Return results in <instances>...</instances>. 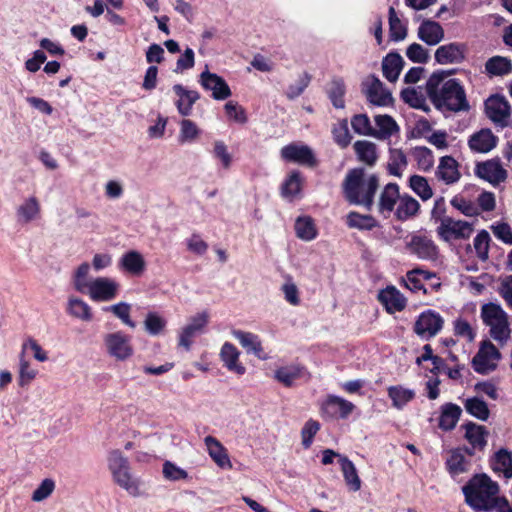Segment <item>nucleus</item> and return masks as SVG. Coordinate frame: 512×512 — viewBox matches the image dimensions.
I'll return each instance as SVG.
<instances>
[{"mask_svg":"<svg viewBox=\"0 0 512 512\" xmlns=\"http://www.w3.org/2000/svg\"><path fill=\"white\" fill-rule=\"evenodd\" d=\"M296 236L303 241H312L317 237V228L310 216H300L295 221Z\"/></svg>","mask_w":512,"mask_h":512,"instance_id":"obj_39","label":"nucleus"},{"mask_svg":"<svg viewBox=\"0 0 512 512\" xmlns=\"http://www.w3.org/2000/svg\"><path fill=\"white\" fill-rule=\"evenodd\" d=\"M208 323V314L206 312L197 314L190 319V322L183 328L179 337V345L189 350L191 346V339Z\"/></svg>","mask_w":512,"mask_h":512,"instance_id":"obj_19","label":"nucleus"},{"mask_svg":"<svg viewBox=\"0 0 512 512\" xmlns=\"http://www.w3.org/2000/svg\"><path fill=\"white\" fill-rule=\"evenodd\" d=\"M320 429V423L316 420H308L301 431L302 445L304 448H309L313 442L314 436Z\"/></svg>","mask_w":512,"mask_h":512,"instance_id":"obj_62","label":"nucleus"},{"mask_svg":"<svg viewBox=\"0 0 512 512\" xmlns=\"http://www.w3.org/2000/svg\"><path fill=\"white\" fill-rule=\"evenodd\" d=\"M310 81L311 76L308 73H303L302 75H300L298 80L294 84L289 85L286 91L287 98L293 100L299 97L308 87Z\"/></svg>","mask_w":512,"mask_h":512,"instance_id":"obj_58","label":"nucleus"},{"mask_svg":"<svg viewBox=\"0 0 512 512\" xmlns=\"http://www.w3.org/2000/svg\"><path fill=\"white\" fill-rule=\"evenodd\" d=\"M380 302H382L388 310L401 311L405 308V299L401 293L393 286H389L383 289L378 296Z\"/></svg>","mask_w":512,"mask_h":512,"instance_id":"obj_34","label":"nucleus"},{"mask_svg":"<svg viewBox=\"0 0 512 512\" xmlns=\"http://www.w3.org/2000/svg\"><path fill=\"white\" fill-rule=\"evenodd\" d=\"M145 330L150 335H158L166 326V321L154 312H149L144 321Z\"/></svg>","mask_w":512,"mask_h":512,"instance_id":"obj_57","label":"nucleus"},{"mask_svg":"<svg viewBox=\"0 0 512 512\" xmlns=\"http://www.w3.org/2000/svg\"><path fill=\"white\" fill-rule=\"evenodd\" d=\"M403 58L398 53H389L382 61V71L384 77L395 82L403 68Z\"/></svg>","mask_w":512,"mask_h":512,"instance_id":"obj_31","label":"nucleus"},{"mask_svg":"<svg viewBox=\"0 0 512 512\" xmlns=\"http://www.w3.org/2000/svg\"><path fill=\"white\" fill-rule=\"evenodd\" d=\"M464 429V438L473 447H478V451H483L487 445L489 431L483 425L474 422H467L461 426Z\"/></svg>","mask_w":512,"mask_h":512,"instance_id":"obj_20","label":"nucleus"},{"mask_svg":"<svg viewBox=\"0 0 512 512\" xmlns=\"http://www.w3.org/2000/svg\"><path fill=\"white\" fill-rule=\"evenodd\" d=\"M104 344L107 353L119 361H125L133 354L130 338L122 332H114L105 335Z\"/></svg>","mask_w":512,"mask_h":512,"instance_id":"obj_8","label":"nucleus"},{"mask_svg":"<svg viewBox=\"0 0 512 512\" xmlns=\"http://www.w3.org/2000/svg\"><path fill=\"white\" fill-rule=\"evenodd\" d=\"M107 462L115 483L126 491L134 493L137 490V486L130 472L128 458L122 451L119 449L110 450L107 455Z\"/></svg>","mask_w":512,"mask_h":512,"instance_id":"obj_5","label":"nucleus"},{"mask_svg":"<svg viewBox=\"0 0 512 512\" xmlns=\"http://www.w3.org/2000/svg\"><path fill=\"white\" fill-rule=\"evenodd\" d=\"M340 467L346 485L354 492L359 491L361 488V480L353 462L348 457H341Z\"/></svg>","mask_w":512,"mask_h":512,"instance_id":"obj_37","label":"nucleus"},{"mask_svg":"<svg viewBox=\"0 0 512 512\" xmlns=\"http://www.w3.org/2000/svg\"><path fill=\"white\" fill-rule=\"evenodd\" d=\"M363 168H354L348 172L343 183L345 196L350 203L363 205L370 210L374 203V195L379 187L377 175L364 178Z\"/></svg>","mask_w":512,"mask_h":512,"instance_id":"obj_3","label":"nucleus"},{"mask_svg":"<svg viewBox=\"0 0 512 512\" xmlns=\"http://www.w3.org/2000/svg\"><path fill=\"white\" fill-rule=\"evenodd\" d=\"M232 334L239 341L242 347L247 350L248 353L251 352L258 358H262V346L258 336L250 332H244L240 330H234Z\"/></svg>","mask_w":512,"mask_h":512,"instance_id":"obj_40","label":"nucleus"},{"mask_svg":"<svg viewBox=\"0 0 512 512\" xmlns=\"http://www.w3.org/2000/svg\"><path fill=\"white\" fill-rule=\"evenodd\" d=\"M239 355L240 353L237 348L229 342H226L221 348L220 356L227 369L239 375H243L246 369L243 365L238 363Z\"/></svg>","mask_w":512,"mask_h":512,"instance_id":"obj_29","label":"nucleus"},{"mask_svg":"<svg viewBox=\"0 0 512 512\" xmlns=\"http://www.w3.org/2000/svg\"><path fill=\"white\" fill-rule=\"evenodd\" d=\"M119 285L113 279L99 277L92 281L86 289V293L94 301H110L117 295Z\"/></svg>","mask_w":512,"mask_h":512,"instance_id":"obj_11","label":"nucleus"},{"mask_svg":"<svg viewBox=\"0 0 512 512\" xmlns=\"http://www.w3.org/2000/svg\"><path fill=\"white\" fill-rule=\"evenodd\" d=\"M512 72V61L504 56H493L485 63V73L490 77L505 76Z\"/></svg>","mask_w":512,"mask_h":512,"instance_id":"obj_28","label":"nucleus"},{"mask_svg":"<svg viewBox=\"0 0 512 512\" xmlns=\"http://www.w3.org/2000/svg\"><path fill=\"white\" fill-rule=\"evenodd\" d=\"M67 312L72 317L82 321L92 320L91 307L85 301L77 297H69Z\"/></svg>","mask_w":512,"mask_h":512,"instance_id":"obj_42","label":"nucleus"},{"mask_svg":"<svg viewBox=\"0 0 512 512\" xmlns=\"http://www.w3.org/2000/svg\"><path fill=\"white\" fill-rule=\"evenodd\" d=\"M497 143V137L489 129H482L473 134L469 139V146L472 150L480 153H487Z\"/></svg>","mask_w":512,"mask_h":512,"instance_id":"obj_25","label":"nucleus"},{"mask_svg":"<svg viewBox=\"0 0 512 512\" xmlns=\"http://www.w3.org/2000/svg\"><path fill=\"white\" fill-rule=\"evenodd\" d=\"M445 79V72H435L426 82V92L439 110L462 112L470 109L463 86L456 79Z\"/></svg>","mask_w":512,"mask_h":512,"instance_id":"obj_1","label":"nucleus"},{"mask_svg":"<svg viewBox=\"0 0 512 512\" xmlns=\"http://www.w3.org/2000/svg\"><path fill=\"white\" fill-rule=\"evenodd\" d=\"M419 209V202L412 196L405 194L399 198L395 216L400 221H406L407 219L416 216Z\"/></svg>","mask_w":512,"mask_h":512,"instance_id":"obj_32","label":"nucleus"},{"mask_svg":"<svg viewBox=\"0 0 512 512\" xmlns=\"http://www.w3.org/2000/svg\"><path fill=\"white\" fill-rule=\"evenodd\" d=\"M475 174L494 186L504 182L508 176L498 159L477 163Z\"/></svg>","mask_w":512,"mask_h":512,"instance_id":"obj_13","label":"nucleus"},{"mask_svg":"<svg viewBox=\"0 0 512 512\" xmlns=\"http://www.w3.org/2000/svg\"><path fill=\"white\" fill-rule=\"evenodd\" d=\"M473 232L470 223L462 220H454L447 217L442 220V223L437 228L438 236L444 241H449L451 238L467 239Z\"/></svg>","mask_w":512,"mask_h":512,"instance_id":"obj_10","label":"nucleus"},{"mask_svg":"<svg viewBox=\"0 0 512 512\" xmlns=\"http://www.w3.org/2000/svg\"><path fill=\"white\" fill-rule=\"evenodd\" d=\"M499 485L487 474H475L463 487L465 502L474 511H492L490 504L498 497Z\"/></svg>","mask_w":512,"mask_h":512,"instance_id":"obj_2","label":"nucleus"},{"mask_svg":"<svg viewBox=\"0 0 512 512\" xmlns=\"http://www.w3.org/2000/svg\"><path fill=\"white\" fill-rule=\"evenodd\" d=\"M481 318L488 326L492 339L500 345L505 344L511 335L510 323L507 313L496 303H486L481 307Z\"/></svg>","mask_w":512,"mask_h":512,"instance_id":"obj_4","label":"nucleus"},{"mask_svg":"<svg viewBox=\"0 0 512 512\" xmlns=\"http://www.w3.org/2000/svg\"><path fill=\"white\" fill-rule=\"evenodd\" d=\"M492 468L495 472L503 473L507 479L512 478V452L501 448L493 457Z\"/></svg>","mask_w":512,"mask_h":512,"instance_id":"obj_38","label":"nucleus"},{"mask_svg":"<svg viewBox=\"0 0 512 512\" xmlns=\"http://www.w3.org/2000/svg\"><path fill=\"white\" fill-rule=\"evenodd\" d=\"M119 266L122 270L133 276H140L145 271L146 262L140 252L130 250L123 254L120 259Z\"/></svg>","mask_w":512,"mask_h":512,"instance_id":"obj_24","label":"nucleus"},{"mask_svg":"<svg viewBox=\"0 0 512 512\" xmlns=\"http://www.w3.org/2000/svg\"><path fill=\"white\" fill-rule=\"evenodd\" d=\"M487 117L494 123L504 124L510 116V105L502 96H491L485 102Z\"/></svg>","mask_w":512,"mask_h":512,"instance_id":"obj_16","label":"nucleus"},{"mask_svg":"<svg viewBox=\"0 0 512 512\" xmlns=\"http://www.w3.org/2000/svg\"><path fill=\"white\" fill-rule=\"evenodd\" d=\"M351 126L355 133L359 135L373 136L374 128L366 114H357L351 119Z\"/></svg>","mask_w":512,"mask_h":512,"instance_id":"obj_55","label":"nucleus"},{"mask_svg":"<svg viewBox=\"0 0 512 512\" xmlns=\"http://www.w3.org/2000/svg\"><path fill=\"white\" fill-rule=\"evenodd\" d=\"M199 82L201 86L212 92L215 100H225L232 94L226 81L219 75L211 73L208 69L200 74Z\"/></svg>","mask_w":512,"mask_h":512,"instance_id":"obj_12","label":"nucleus"},{"mask_svg":"<svg viewBox=\"0 0 512 512\" xmlns=\"http://www.w3.org/2000/svg\"><path fill=\"white\" fill-rule=\"evenodd\" d=\"M444 320L433 310L422 312L414 323L413 330L421 339L429 340L442 329Z\"/></svg>","mask_w":512,"mask_h":512,"instance_id":"obj_7","label":"nucleus"},{"mask_svg":"<svg viewBox=\"0 0 512 512\" xmlns=\"http://www.w3.org/2000/svg\"><path fill=\"white\" fill-rule=\"evenodd\" d=\"M347 224L351 228L371 230L376 226V221L370 215H361L356 212H350L347 216Z\"/></svg>","mask_w":512,"mask_h":512,"instance_id":"obj_49","label":"nucleus"},{"mask_svg":"<svg viewBox=\"0 0 512 512\" xmlns=\"http://www.w3.org/2000/svg\"><path fill=\"white\" fill-rule=\"evenodd\" d=\"M89 270L90 265L87 262H85L82 263L75 272L74 287L80 293H86V289L90 284V281H87Z\"/></svg>","mask_w":512,"mask_h":512,"instance_id":"obj_60","label":"nucleus"},{"mask_svg":"<svg viewBox=\"0 0 512 512\" xmlns=\"http://www.w3.org/2000/svg\"><path fill=\"white\" fill-rule=\"evenodd\" d=\"M465 410L473 417L481 421L488 420L490 410L487 403L478 397L468 398L464 402Z\"/></svg>","mask_w":512,"mask_h":512,"instance_id":"obj_43","label":"nucleus"},{"mask_svg":"<svg viewBox=\"0 0 512 512\" xmlns=\"http://www.w3.org/2000/svg\"><path fill=\"white\" fill-rule=\"evenodd\" d=\"M378 129H374L373 137L384 140L399 130L396 121L389 115H377L374 118Z\"/></svg>","mask_w":512,"mask_h":512,"instance_id":"obj_36","label":"nucleus"},{"mask_svg":"<svg viewBox=\"0 0 512 512\" xmlns=\"http://www.w3.org/2000/svg\"><path fill=\"white\" fill-rule=\"evenodd\" d=\"M412 156L417 162L419 169L427 171L434 165V156L432 151L424 146L415 147L412 150Z\"/></svg>","mask_w":512,"mask_h":512,"instance_id":"obj_48","label":"nucleus"},{"mask_svg":"<svg viewBox=\"0 0 512 512\" xmlns=\"http://www.w3.org/2000/svg\"><path fill=\"white\" fill-rule=\"evenodd\" d=\"M180 126L181 127L178 140L181 144L186 142H193L198 138L200 130L193 121L184 119L181 121Z\"/></svg>","mask_w":512,"mask_h":512,"instance_id":"obj_51","label":"nucleus"},{"mask_svg":"<svg viewBox=\"0 0 512 512\" xmlns=\"http://www.w3.org/2000/svg\"><path fill=\"white\" fill-rule=\"evenodd\" d=\"M40 214V204L36 197L26 199L17 209L18 221L27 224L35 220Z\"/></svg>","mask_w":512,"mask_h":512,"instance_id":"obj_35","label":"nucleus"},{"mask_svg":"<svg viewBox=\"0 0 512 512\" xmlns=\"http://www.w3.org/2000/svg\"><path fill=\"white\" fill-rule=\"evenodd\" d=\"M410 188L423 200L426 201L433 196L432 188L427 179L420 175H413L409 179Z\"/></svg>","mask_w":512,"mask_h":512,"instance_id":"obj_47","label":"nucleus"},{"mask_svg":"<svg viewBox=\"0 0 512 512\" xmlns=\"http://www.w3.org/2000/svg\"><path fill=\"white\" fill-rule=\"evenodd\" d=\"M327 93L335 108L343 109L345 107V83L342 78H333L328 84Z\"/></svg>","mask_w":512,"mask_h":512,"instance_id":"obj_41","label":"nucleus"},{"mask_svg":"<svg viewBox=\"0 0 512 512\" xmlns=\"http://www.w3.org/2000/svg\"><path fill=\"white\" fill-rule=\"evenodd\" d=\"M363 89L368 101L376 106H388L393 102L391 93L376 76L372 75Z\"/></svg>","mask_w":512,"mask_h":512,"instance_id":"obj_14","label":"nucleus"},{"mask_svg":"<svg viewBox=\"0 0 512 512\" xmlns=\"http://www.w3.org/2000/svg\"><path fill=\"white\" fill-rule=\"evenodd\" d=\"M387 391L393 406L397 409H402L415 397L414 390L404 388L400 385L390 386Z\"/></svg>","mask_w":512,"mask_h":512,"instance_id":"obj_44","label":"nucleus"},{"mask_svg":"<svg viewBox=\"0 0 512 512\" xmlns=\"http://www.w3.org/2000/svg\"><path fill=\"white\" fill-rule=\"evenodd\" d=\"M301 372L302 368L299 366H285L276 370L275 378L285 386H291L301 376Z\"/></svg>","mask_w":512,"mask_h":512,"instance_id":"obj_50","label":"nucleus"},{"mask_svg":"<svg viewBox=\"0 0 512 512\" xmlns=\"http://www.w3.org/2000/svg\"><path fill=\"white\" fill-rule=\"evenodd\" d=\"M464 59V45L449 43L442 45L435 51V60L442 65L460 63Z\"/></svg>","mask_w":512,"mask_h":512,"instance_id":"obj_21","label":"nucleus"},{"mask_svg":"<svg viewBox=\"0 0 512 512\" xmlns=\"http://www.w3.org/2000/svg\"><path fill=\"white\" fill-rule=\"evenodd\" d=\"M200 98V95L197 91L189 90L184 97V100L179 99L176 102V106L178 109V112L182 116H189L192 112V106L194 103Z\"/></svg>","mask_w":512,"mask_h":512,"instance_id":"obj_63","label":"nucleus"},{"mask_svg":"<svg viewBox=\"0 0 512 512\" xmlns=\"http://www.w3.org/2000/svg\"><path fill=\"white\" fill-rule=\"evenodd\" d=\"M283 160L299 165L314 167L317 164L312 149L307 145L291 143L284 146L280 151Z\"/></svg>","mask_w":512,"mask_h":512,"instance_id":"obj_9","label":"nucleus"},{"mask_svg":"<svg viewBox=\"0 0 512 512\" xmlns=\"http://www.w3.org/2000/svg\"><path fill=\"white\" fill-rule=\"evenodd\" d=\"M207 452L215 464L222 469H232L233 465L227 449L215 437L209 435L204 438Z\"/></svg>","mask_w":512,"mask_h":512,"instance_id":"obj_18","label":"nucleus"},{"mask_svg":"<svg viewBox=\"0 0 512 512\" xmlns=\"http://www.w3.org/2000/svg\"><path fill=\"white\" fill-rule=\"evenodd\" d=\"M354 404L338 396L330 395L322 404L323 415L330 418H347L353 411Z\"/></svg>","mask_w":512,"mask_h":512,"instance_id":"obj_17","label":"nucleus"},{"mask_svg":"<svg viewBox=\"0 0 512 512\" xmlns=\"http://www.w3.org/2000/svg\"><path fill=\"white\" fill-rule=\"evenodd\" d=\"M389 33L393 41L404 40L407 36V28L401 23L394 7H390L389 11Z\"/></svg>","mask_w":512,"mask_h":512,"instance_id":"obj_45","label":"nucleus"},{"mask_svg":"<svg viewBox=\"0 0 512 512\" xmlns=\"http://www.w3.org/2000/svg\"><path fill=\"white\" fill-rule=\"evenodd\" d=\"M55 489V482L51 478L44 479L34 490L31 499L34 502H41L47 499Z\"/></svg>","mask_w":512,"mask_h":512,"instance_id":"obj_59","label":"nucleus"},{"mask_svg":"<svg viewBox=\"0 0 512 512\" xmlns=\"http://www.w3.org/2000/svg\"><path fill=\"white\" fill-rule=\"evenodd\" d=\"M301 191V174L299 171H293L282 185V195L284 197H295Z\"/></svg>","mask_w":512,"mask_h":512,"instance_id":"obj_52","label":"nucleus"},{"mask_svg":"<svg viewBox=\"0 0 512 512\" xmlns=\"http://www.w3.org/2000/svg\"><path fill=\"white\" fill-rule=\"evenodd\" d=\"M470 462L465 458L461 448L452 449L446 460V468L451 476L455 477L469 470Z\"/></svg>","mask_w":512,"mask_h":512,"instance_id":"obj_30","label":"nucleus"},{"mask_svg":"<svg viewBox=\"0 0 512 512\" xmlns=\"http://www.w3.org/2000/svg\"><path fill=\"white\" fill-rule=\"evenodd\" d=\"M227 116L233 121L245 124L247 122V116L244 108L237 102L229 101L224 106Z\"/></svg>","mask_w":512,"mask_h":512,"instance_id":"obj_64","label":"nucleus"},{"mask_svg":"<svg viewBox=\"0 0 512 512\" xmlns=\"http://www.w3.org/2000/svg\"><path fill=\"white\" fill-rule=\"evenodd\" d=\"M408 250L419 259L434 261L438 255V248L435 243L423 235H414L407 243Z\"/></svg>","mask_w":512,"mask_h":512,"instance_id":"obj_15","label":"nucleus"},{"mask_svg":"<svg viewBox=\"0 0 512 512\" xmlns=\"http://www.w3.org/2000/svg\"><path fill=\"white\" fill-rule=\"evenodd\" d=\"M444 36L442 26L436 21L424 20L418 28L419 39L430 46L440 43Z\"/></svg>","mask_w":512,"mask_h":512,"instance_id":"obj_23","label":"nucleus"},{"mask_svg":"<svg viewBox=\"0 0 512 512\" xmlns=\"http://www.w3.org/2000/svg\"><path fill=\"white\" fill-rule=\"evenodd\" d=\"M501 353L489 340L481 343L477 354L472 359V366L477 373L488 374L497 368Z\"/></svg>","mask_w":512,"mask_h":512,"instance_id":"obj_6","label":"nucleus"},{"mask_svg":"<svg viewBox=\"0 0 512 512\" xmlns=\"http://www.w3.org/2000/svg\"><path fill=\"white\" fill-rule=\"evenodd\" d=\"M490 236L486 230L480 231L474 238V248L479 259H488Z\"/></svg>","mask_w":512,"mask_h":512,"instance_id":"obj_56","label":"nucleus"},{"mask_svg":"<svg viewBox=\"0 0 512 512\" xmlns=\"http://www.w3.org/2000/svg\"><path fill=\"white\" fill-rule=\"evenodd\" d=\"M462 414V409L454 403H446L441 408L439 427L444 431L453 430Z\"/></svg>","mask_w":512,"mask_h":512,"instance_id":"obj_27","label":"nucleus"},{"mask_svg":"<svg viewBox=\"0 0 512 512\" xmlns=\"http://www.w3.org/2000/svg\"><path fill=\"white\" fill-rule=\"evenodd\" d=\"M333 139L341 148H346L352 140V136L348 129V122L343 119L338 125L332 129Z\"/></svg>","mask_w":512,"mask_h":512,"instance_id":"obj_54","label":"nucleus"},{"mask_svg":"<svg viewBox=\"0 0 512 512\" xmlns=\"http://www.w3.org/2000/svg\"><path fill=\"white\" fill-rule=\"evenodd\" d=\"M357 159L367 166H374L378 160L377 145L368 140H358L353 144Z\"/></svg>","mask_w":512,"mask_h":512,"instance_id":"obj_26","label":"nucleus"},{"mask_svg":"<svg viewBox=\"0 0 512 512\" xmlns=\"http://www.w3.org/2000/svg\"><path fill=\"white\" fill-rule=\"evenodd\" d=\"M104 310L112 312L117 318H119L125 325L129 326L130 328H135V322H133L130 318V304L126 302H119L104 308Z\"/></svg>","mask_w":512,"mask_h":512,"instance_id":"obj_53","label":"nucleus"},{"mask_svg":"<svg viewBox=\"0 0 512 512\" xmlns=\"http://www.w3.org/2000/svg\"><path fill=\"white\" fill-rule=\"evenodd\" d=\"M451 205L463 213L465 216L473 217L479 214L477 206L463 197L455 196L451 201Z\"/></svg>","mask_w":512,"mask_h":512,"instance_id":"obj_61","label":"nucleus"},{"mask_svg":"<svg viewBox=\"0 0 512 512\" xmlns=\"http://www.w3.org/2000/svg\"><path fill=\"white\" fill-rule=\"evenodd\" d=\"M401 197L399 193V187L395 183H389L387 184L383 191L380 194L379 199V211L381 213L384 212H392L396 203L399 201V198Z\"/></svg>","mask_w":512,"mask_h":512,"instance_id":"obj_33","label":"nucleus"},{"mask_svg":"<svg viewBox=\"0 0 512 512\" xmlns=\"http://www.w3.org/2000/svg\"><path fill=\"white\" fill-rule=\"evenodd\" d=\"M408 164L407 157L401 149L391 148L389 150L388 170L394 176H400L402 169Z\"/></svg>","mask_w":512,"mask_h":512,"instance_id":"obj_46","label":"nucleus"},{"mask_svg":"<svg viewBox=\"0 0 512 512\" xmlns=\"http://www.w3.org/2000/svg\"><path fill=\"white\" fill-rule=\"evenodd\" d=\"M458 166V162L452 156H443L440 158L436 176L447 185L454 184L461 178Z\"/></svg>","mask_w":512,"mask_h":512,"instance_id":"obj_22","label":"nucleus"}]
</instances>
